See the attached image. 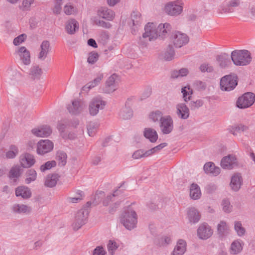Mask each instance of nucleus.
<instances>
[{"mask_svg": "<svg viewBox=\"0 0 255 255\" xmlns=\"http://www.w3.org/2000/svg\"><path fill=\"white\" fill-rule=\"evenodd\" d=\"M79 23L75 19H70L65 23V31L70 35L74 34L79 30Z\"/></svg>", "mask_w": 255, "mask_h": 255, "instance_id": "obj_18", "label": "nucleus"}, {"mask_svg": "<svg viewBox=\"0 0 255 255\" xmlns=\"http://www.w3.org/2000/svg\"><path fill=\"white\" fill-rule=\"evenodd\" d=\"M88 217V211L85 209L79 210L76 214L75 221L72 224L73 229L77 231L80 229L86 223Z\"/></svg>", "mask_w": 255, "mask_h": 255, "instance_id": "obj_8", "label": "nucleus"}, {"mask_svg": "<svg viewBox=\"0 0 255 255\" xmlns=\"http://www.w3.org/2000/svg\"><path fill=\"white\" fill-rule=\"evenodd\" d=\"M40 51L38 54L39 59L44 60L47 56L51 50L50 42L48 40H44L40 45Z\"/></svg>", "mask_w": 255, "mask_h": 255, "instance_id": "obj_20", "label": "nucleus"}, {"mask_svg": "<svg viewBox=\"0 0 255 255\" xmlns=\"http://www.w3.org/2000/svg\"><path fill=\"white\" fill-rule=\"evenodd\" d=\"M203 105V101L201 99L196 100V101H191L189 103V106L191 110H195L198 109Z\"/></svg>", "mask_w": 255, "mask_h": 255, "instance_id": "obj_49", "label": "nucleus"}, {"mask_svg": "<svg viewBox=\"0 0 255 255\" xmlns=\"http://www.w3.org/2000/svg\"><path fill=\"white\" fill-rule=\"evenodd\" d=\"M237 162V159L235 155L230 154L224 157L221 161V167L225 169H231L234 165Z\"/></svg>", "mask_w": 255, "mask_h": 255, "instance_id": "obj_13", "label": "nucleus"}, {"mask_svg": "<svg viewBox=\"0 0 255 255\" xmlns=\"http://www.w3.org/2000/svg\"><path fill=\"white\" fill-rule=\"evenodd\" d=\"M189 71L188 69L183 68L179 70H174L171 72V77L172 78H178L179 77H182L187 75Z\"/></svg>", "mask_w": 255, "mask_h": 255, "instance_id": "obj_39", "label": "nucleus"}, {"mask_svg": "<svg viewBox=\"0 0 255 255\" xmlns=\"http://www.w3.org/2000/svg\"><path fill=\"white\" fill-rule=\"evenodd\" d=\"M237 84L238 77L235 74L226 75L220 80L221 89L223 91H232L235 88Z\"/></svg>", "mask_w": 255, "mask_h": 255, "instance_id": "obj_4", "label": "nucleus"}, {"mask_svg": "<svg viewBox=\"0 0 255 255\" xmlns=\"http://www.w3.org/2000/svg\"><path fill=\"white\" fill-rule=\"evenodd\" d=\"M84 109V104L80 101H73L71 105L67 106V110L72 115H78L80 114Z\"/></svg>", "mask_w": 255, "mask_h": 255, "instance_id": "obj_15", "label": "nucleus"}, {"mask_svg": "<svg viewBox=\"0 0 255 255\" xmlns=\"http://www.w3.org/2000/svg\"><path fill=\"white\" fill-rule=\"evenodd\" d=\"M172 36L173 43L177 48H180L186 45L189 40V37L187 34L179 31L174 33Z\"/></svg>", "mask_w": 255, "mask_h": 255, "instance_id": "obj_10", "label": "nucleus"}, {"mask_svg": "<svg viewBox=\"0 0 255 255\" xmlns=\"http://www.w3.org/2000/svg\"><path fill=\"white\" fill-rule=\"evenodd\" d=\"M20 169L19 166L12 167L9 173V177L10 178H18L20 175Z\"/></svg>", "mask_w": 255, "mask_h": 255, "instance_id": "obj_54", "label": "nucleus"}, {"mask_svg": "<svg viewBox=\"0 0 255 255\" xmlns=\"http://www.w3.org/2000/svg\"><path fill=\"white\" fill-rule=\"evenodd\" d=\"M240 4V0H232L229 1V3L226 5H223L219 8L220 12L230 13L234 11L233 7H237Z\"/></svg>", "mask_w": 255, "mask_h": 255, "instance_id": "obj_24", "label": "nucleus"}, {"mask_svg": "<svg viewBox=\"0 0 255 255\" xmlns=\"http://www.w3.org/2000/svg\"><path fill=\"white\" fill-rule=\"evenodd\" d=\"M171 29V26L168 23H161L156 27L155 23L148 22L144 27L145 32L142 34V38H148L149 41L156 39L158 36L163 38Z\"/></svg>", "mask_w": 255, "mask_h": 255, "instance_id": "obj_1", "label": "nucleus"}, {"mask_svg": "<svg viewBox=\"0 0 255 255\" xmlns=\"http://www.w3.org/2000/svg\"><path fill=\"white\" fill-rule=\"evenodd\" d=\"M58 178L59 176L57 174L48 175L45 181V185L50 188L55 186L57 183Z\"/></svg>", "mask_w": 255, "mask_h": 255, "instance_id": "obj_33", "label": "nucleus"}, {"mask_svg": "<svg viewBox=\"0 0 255 255\" xmlns=\"http://www.w3.org/2000/svg\"><path fill=\"white\" fill-rule=\"evenodd\" d=\"M42 73V69L39 66L33 65L30 69L29 75L32 80L39 79Z\"/></svg>", "mask_w": 255, "mask_h": 255, "instance_id": "obj_31", "label": "nucleus"}, {"mask_svg": "<svg viewBox=\"0 0 255 255\" xmlns=\"http://www.w3.org/2000/svg\"><path fill=\"white\" fill-rule=\"evenodd\" d=\"M160 128L163 134H167L172 132L173 129V122L170 116H164L161 119Z\"/></svg>", "mask_w": 255, "mask_h": 255, "instance_id": "obj_9", "label": "nucleus"}, {"mask_svg": "<svg viewBox=\"0 0 255 255\" xmlns=\"http://www.w3.org/2000/svg\"><path fill=\"white\" fill-rule=\"evenodd\" d=\"M193 86L198 91H203L206 88V84L205 82L200 80H196L193 83Z\"/></svg>", "mask_w": 255, "mask_h": 255, "instance_id": "obj_58", "label": "nucleus"}, {"mask_svg": "<svg viewBox=\"0 0 255 255\" xmlns=\"http://www.w3.org/2000/svg\"><path fill=\"white\" fill-rule=\"evenodd\" d=\"M33 1L34 0H23L22 5L20 6V8L23 11L29 10Z\"/></svg>", "mask_w": 255, "mask_h": 255, "instance_id": "obj_60", "label": "nucleus"}, {"mask_svg": "<svg viewBox=\"0 0 255 255\" xmlns=\"http://www.w3.org/2000/svg\"><path fill=\"white\" fill-rule=\"evenodd\" d=\"M121 222L128 230L133 229L137 223L136 212L132 210L125 211L121 217Z\"/></svg>", "mask_w": 255, "mask_h": 255, "instance_id": "obj_3", "label": "nucleus"}, {"mask_svg": "<svg viewBox=\"0 0 255 255\" xmlns=\"http://www.w3.org/2000/svg\"><path fill=\"white\" fill-rule=\"evenodd\" d=\"M174 55L175 51L173 46L171 45H169L164 54V58L166 61H170L174 58Z\"/></svg>", "mask_w": 255, "mask_h": 255, "instance_id": "obj_42", "label": "nucleus"}, {"mask_svg": "<svg viewBox=\"0 0 255 255\" xmlns=\"http://www.w3.org/2000/svg\"><path fill=\"white\" fill-rule=\"evenodd\" d=\"M26 37L27 36L25 34H21L18 36L13 39V44L16 46L18 45L25 40Z\"/></svg>", "mask_w": 255, "mask_h": 255, "instance_id": "obj_63", "label": "nucleus"}, {"mask_svg": "<svg viewBox=\"0 0 255 255\" xmlns=\"http://www.w3.org/2000/svg\"><path fill=\"white\" fill-rule=\"evenodd\" d=\"M172 242L171 236L165 235L162 236L159 240V244L161 246H166Z\"/></svg>", "mask_w": 255, "mask_h": 255, "instance_id": "obj_56", "label": "nucleus"}, {"mask_svg": "<svg viewBox=\"0 0 255 255\" xmlns=\"http://www.w3.org/2000/svg\"><path fill=\"white\" fill-rule=\"evenodd\" d=\"M70 125L69 122L67 120L61 121L58 123L57 129L60 132H63L65 128Z\"/></svg>", "mask_w": 255, "mask_h": 255, "instance_id": "obj_57", "label": "nucleus"}, {"mask_svg": "<svg viewBox=\"0 0 255 255\" xmlns=\"http://www.w3.org/2000/svg\"><path fill=\"white\" fill-rule=\"evenodd\" d=\"M125 182H123L118 188L116 190L114 193L110 195H108L103 201V204L104 206H107L110 204V202L113 201V198L115 197L118 195V192L119 191V189L121 188L123 185L124 184Z\"/></svg>", "mask_w": 255, "mask_h": 255, "instance_id": "obj_46", "label": "nucleus"}, {"mask_svg": "<svg viewBox=\"0 0 255 255\" xmlns=\"http://www.w3.org/2000/svg\"><path fill=\"white\" fill-rule=\"evenodd\" d=\"M56 165V163L55 161H49L46 162L45 164L41 165L40 169L42 172L51 169L52 167H55Z\"/></svg>", "mask_w": 255, "mask_h": 255, "instance_id": "obj_55", "label": "nucleus"}, {"mask_svg": "<svg viewBox=\"0 0 255 255\" xmlns=\"http://www.w3.org/2000/svg\"><path fill=\"white\" fill-rule=\"evenodd\" d=\"M231 59L237 66H246L252 61L251 52L247 50H235L232 52Z\"/></svg>", "mask_w": 255, "mask_h": 255, "instance_id": "obj_2", "label": "nucleus"}, {"mask_svg": "<svg viewBox=\"0 0 255 255\" xmlns=\"http://www.w3.org/2000/svg\"><path fill=\"white\" fill-rule=\"evenodd\" d=\"M234 228L238 236L241 237L245 234L246 230L242 226V223L240 221H236L235 222Z\"/></svg>", "mask_w": 255, "mask_h": 255, "instance_id": "obj_48", "label": "nucleus"}, {"mask_svg": "<svg viewBox=\"0 0 255 255\" xmlns=\"http://www.w3.org/2000/svg\"><path fill=\"white\" fill-rule=\"evenodd\" d=\"M18 153V149L17 147L14 145H12L10 146V150L6 153V157L7 158H13Z\"/></svg>", "mask_w": 255, "mask_h": 255, "instance_id": "obj_50", "label": "nucleus"}, {"mask_svg": "<svg viewBox=\"0 0 255 255\" xmlns=\"http://www.w3.org/2000/svg\"><path fill=\"white\" fill-rule=\"evenodd\" d=\"M177 115L181 119H187L189 116V109L184 103L177 105Z\"/></svg>", "mask_w": 255, "mask_h": 255, "instance_id": "obj_21", "label": "nucleus"}, {"mask_svg": "<svg viewBox=\"0 0 255 255\" xmlns=\"http://www.w3.org/2000/svg\"><path fill=\"white\" fill-rule=\"evenodd\" d=\"M133 115V112L129 105V102L127 101L125 107L120 112V116L124 120L130 119Z\"/></svg>", "mask_w": 255, "mask_h": 255, "instance_id": "obj_28", "label": "nucleus"}, {"mask_svg": "<svg viewBox=\"0 0 255 255\" xmlns=\"http://www.w3.org/2000/svg\"><path fill=\"white\" fill-rule=\"evenodd\" d=\"M98 15L107 20H112L115 17V12L107 7H101L97 11Z\"/></svg>", "mask_w": 255, "mask_h": 255, "instance_id": "obj_16", "label": "nucleus"}, {"mask_svg": "<svg viewBox=\"0 0 255 255\" xmlns=\"http://www.w3.org/2000/svg\"><path fill=\"white\" fill-rule=\"evenodd\" d=\"M182 10L183 3L180 0L169 2L165 6V12L172 16L179 15Z\"/></svg>", "mask_w": 255, "mask_h": 255, "instance_id": "obj_6", "label": "nucleus"}, {"mask_svg": "<svg viewBox=\"0 0 255 255\" xmlns=\"http://www.w3.org/2000/svg\"><path fill=\"white\" fill-rule=\"evenodd\" d=\"M201 192L199 186L195 183H192L190 188V196L194 200H197L200 198Z\"/></svg>", "mask_w": 255, "mask_h": 255, "instance_id": "obj_30", "label": "nucleus"}, {"mask_svg": "<svg viewBox=\"0 0 255 255\" xmlns=\"http://www.w3.org/2000/svg\"><path fill=\"white\" fill-rule=\"evenodd\" d=\"M26 178L25 179V183L26 184H29L36 180L37 173L35 170L30 169L26 171Z\"/></svg>", "mask_w": 255, "mask_h": 255, "instance_id": "obj_40", "label": "nucleus"}, {"mask_svg": "<svg viewBox=\"0 0 255 255\" xmlns=\"http://www.w3.org/2000/svg\"><path fill=\"white\" fill-rule=\"evenodd\" d=\"M144 136L148 139L150 142H154L158 138V135L156 131L152 128H145Z\"/></svg>", "mask_w": 255, "mask_h": 255, "instance_id": "obj_32", "label": "nucleus"}, {"mask_svg": "<svg viewBox=\"0 0 255 255\" xmlns=\"http://www.w3.org/2000/svg\"><path fill=\"white\" fill-rule=\"evenodd\" d=\"M103 78V74H99L96 78H95L92 81L89 82L88 84L86 85L87 86V88L88 89H91L97 85H98L102 79Z\"/></svg>", "mask_w": 255, "mask_h": 255, "instance_id": "obj_53", "label": "nucleus"}, {"mask_svg": "<svg viewBox=\"0 0 255 255\" xmlns=\"http://www.w3.org/2000/svg\"><path fill=\"white\" fill-rule=\"evenodd\" d=\"M217 59L219 63L220 66L222 67H225L230 63L229 56L225 53L218 56Z\"/></svg>", "mask_w": 255, "mask_h": 255, "instance_id": "obj_38", "label": "nucleus"}, {"mask_svg": "<svg viewBox=\"0 0 255 255\" xmlns=\"http://www.w3.org/2000/svg\"><path fill=\"white\" fill-rule=\"evenodd\" d=\"M117 77V75L114 74L108 78V79L106 81L105 87L103 90L105 93H112L117 89V87L115 83Z\"/></svg>", "mask_w": 255, "mask_h": 255, "instance_id": "obj_17", "label": "nucleus"}, {"mask_svg": "<svg viewBox=\"0 0 255 255\" xmlns=\"http://www.w3.org/2000/svg\"><path fill=\"white\" fill-rule=\"evenodd\" d=\"M29 209L27 206L23 204H15L12 207L13 212L16 213H25L30 211Z\"/></svg>", "mask_w": 255, "mask_h": 255, "instance_id": "obj_35", "label": "nucleus"}, {"mask_svg": "<svg viewBox=\"0 0 255 255\" xmlns=\"http://www.w3.org/2000/svg\"><path fill=\"white\" fill-rule=\"evenodd\" d=\"M106 105V102L102 100L101 97L97 96L93 98L89 106L90 114L92 116L96 115L99 110H103Z\"/></svg>", "mask_w": 255, "mask_h": 255, "instance_id": "obj_7", "label": "nucleus"}, {"mask_svg": "<svg viewBox=\"0 0 255 255\" xmlns=\"http://www.w3.org/2000/svg\"><path fill=\"white\" fill-rule=\"evenodd\" d=\"M20 162L21 166L23 168H29L34 165L35 160L32 155L26 153L24 155L20 156Z\"/></svg>", "mask_w": 255, "mask_h": 255, "instance_id": "obj_19", "label": "nucleus"}, {"mask_svg": "<svg viewBox=\"0 0 255 255\" xmlns=\"http://www.w3.org/2000/svg\"><path fill=\"white\" fill-rule=\"evenodd\" d=\"M167 143L166 142L162 143L157 146H155L154 147L149 149L148 151L150 152H149V154L150 155H152L153 154L158 152L160 151L161 149H162L163 147L167 146Z\"/></svg>", "mask_w": 255, "mask_h": 255, "instance_id": "obj_61", "label": "nucleus"}, {"mask_svg": "<svg viewBox=\"0 0 255 255\" xmlns=\"http://www.w3.org/2000/svg\"><path fill=\"white\" fill-rule=\"evenodd\" d=\"M18 54L24 65H29L30 63V52L25 47L21 46L19 48Z\"/></svg>", "mask_w": 255, "mask_h": 255, "instance_id": "obj_26", "label": "nucleus"}, {"mask_svg": "<svg viewBox=\"0 0 255 255\" xmlns=\"http://www.w3.org/2000/svg\"><path fill=\"white\" fill-rule=\"evenodd\" d=\"M213 230L207 223L201 224L197 229V235L202 240H207L210 238L213 234Z\"/></svg>", "mask_w": 255, "mask_h": 255, "instance_id": "obj_12", "label": "nucleus"}, {"mask_svg": "<svg viewBox=\"0 0 255 255\" xmlns=\"http://www.w3.org/2000/svg\"><path fill=\"white\" fill-rule=\"evenodd\" d=\"M255 101V95L252 92H247L238 98L236 105L240 109H245L251 106Z\"/></svg>", "mask_w": 255, "mask_h": 255, "instance_id": "obj_5", "label": "nucleus"}, {"mask_svg": "<svg viewBox=\"0 0 255 255\" xmlns=\"http://www.w3.org/2000/svg\"><path fill=\"white\" fill-rule=\"evenodd\" d=\"M132 26H138L141 23V14L138 11H133L131 14Z\"/></svg>", "mask_w": 255, "mask_h": 255, "instance_id": "obj_41", "label": "nucleus"}, {"mask_svg": "<svg viewBox=\"0 0 255 255\" xmlns=\"http://www.w3.org/2000/svg\"><path fill=\"white\" fill-rule=\"evenodd\" d=\"M149 151L140 149L135 151L132 154V157L134 159H138L142 158H145L150 156Z\"/></svg>", "mask_w": 255, "mask_h": 255, "instance_id": "obj_36", "label": "nucleus"}, {"mask_svg": "<svg viewBox=\"0 0 255 255\" xmlns=\"http://www.w3.org/2000/svg\"><path fill=\"white\" fill-rule=\"evenodd\" d=\"M187 243L182 239H179L172 252V255H183L186 251Z\"/></svg>", "mask_w": 255, "mask_h": 255, "instance_id": "obj_22", "label": "nucleus"}, {"mask_svg": "<svg viewBox=\"0 0 255 255\" xmlns=\"http://www.w3.org/2000/svg\"><path fill=\"white\" fill-rule=\"evenodd\" d=\"M204 170L207 174H212L214 176H217L220 173V167L216 166L212 162L206 163L204 166Z\"/></svg>", "mask_w": 255, "mask_h": 255, "instance_id": "obj_25", "label": "nucleus"}, {"mask_svg": "<svg viewBox=\"0 0 255 255\" xmlns=\"http://www.w3.org/2000/svg\"><path fill=\"white\" fill-rule=\"evenodd\" d=\"M248 129V126L243 125L242 124H240V125L236 126L234 127H233L231 130V132L233 134L237 135V132H239L240 131H246Z\"/></svg>", "mask_w": 255, "mask_h": 255, "instance_id": "obj_51", "label": "nucleus"}, {"mask_svg": "<svg viewBox=\"0 0 255 255\" xmlns=\"http://www.w3.org/2000/svg\"><path fill=\"white\" fill-rule=\"evenodd\" d=\"M76 195L77 196L75 197H69L68 201L71 203H76L82 200L84 197V192L81 190H78L76 192Z\"/></svg>", "mask_w": 255, "mask_h": 255, "instance_id": "obj_47", "label": "nucleus"}, {"mask_svg": "<svg viewBox=\"0 0 255 255\" xmlns=\"http://www.w3.org/2000/svg\"><path fill=\"white\" fill-rule=\"evenodd\" d=\"M99 125L95 123L90 122L87 126L88 133L90 136H93L96 133Z\"/></svg>", "mask_w": 255, "mask_h": 255, "instance_id": "obj_45", "label": "nucleus"}, {"mask_svg": "<svg viewBox=\"0 0 255 255\" xmlns=\"http://www.w3.org/2000/svg\"><path fill=\"white\" fill-rule=\"evenodd\" d=\"M181 93L183 94V97L185 102H187L191 99L192 94V90L189 86H185L182 88Z\"/></svg>", "mask_w": 255, "mask_h": 255, "instance_id": "obj_43", "label": "nucleus"}, {"mask_svg": "<svg viewBox=\"0 0 255 255\" xmlns=\"http://www.w3.org/2000/svg\"><path fill=\"white\" fill-rule=\"evenodd\" d=\"M53 147V143L50 140H40L37 144V153L40 155H43L50 152Z\"/></svg>", "mask_w": 255, "mask_h": 255, "instance_id": "obj_11", "label": "nucleus"}, {"mask_svg": "<svg viewBox=\"0 0 255 255\" xmlns=\"http://www.w3.org/2000/svg\"><path fill=\"white\" fill-rule=\"evenodd\" d=\"M15 192L16 196H20L24 199L30 198L32 194L30 188L25 186L17 187L15 189Z\"/></svg>", "mask_w": 255, "mask_h": 255, "instance_id": "obj_23", "label": "nucleus"}, {"mask_svg": "<svg viewBox=\"0 0 255 255\" xmlns=\"http://www.w3.org/2000/svg\"><path fill=\"white\" fill-rule=\"evenodd\" d=\"M222 205L224 212L230 213L232 211V206L230 205V202L228 199H224L222 201Z\"/></svg>", "mask_w": 255, "mask_h": 255, "instance_id": "obj_59", "label": "nucleus"}, {"mask_svg": "<svg viewBox=\"0 0 255 255\" xmlns=\"http://www.w3.org/2000/svg\"><path fill=\"white\" fill-rule=\"evenodd\" d=\"M67 156L63 151H58L56 153V159L58 161L60 166H64L67 162Z\"/></svg>", "mask_w": 255, "mask_h": 255, "instance_id": "obj_37", "label": "nucleus"}, {"mask_svg": "<svg viewBox=\"0 0 255 255\" xmlns=\"http://www.w3.org/2000/svg\"><path fill=\"white\" fill-rule=\"evenodd\" d=\"M218 234L220 237H223L229 233V227L224 221H221L217 226Z\"/></svg>", "mask_w": 255, "mask_h": 255, "instance_id": "obj_34", "label": "nucleus"}, {"mask_svg": "<svg viewBox=\"0 0 255 255\" xmlns=\"http://www.w3.org/2000/svg\"><path fill=\"white\" fill-rule=\"evenodd\" d=\"M188 217L190 222L196 223L200 220L201 216L196 209L191 208L188 210Z\"/></svg>", "mask_w": 255, "mask_h": 255, "instance_id": "obj_29", "label": "nucleus"}, {"mask_svg": "<svg viewBox=\"0 0 255 255\" xmlns=\"http://www.w3.org/2000/svg\"><path fill=\"white\" fill-rule=\"evenodd\" d=\"M31 132L37 137H47L51 134L52 129L49 126L45 125L37 128L32 129Z\"/></svg>", "mask_w": 255, "mask_h": 255, "instance_id": "obj_14", "label": "nucleus"}, {"mask_svg": "<svg viewBox=\"0 0 255 255\" xmlns=\"http://www.w3.org/2000/svg\"><path fill=\"white\" fill-rule=\"evenodd\" d=\"M243 249L241 243L239 241L233 242L231 246V253L232 254L236 255L240 253Z\"/></svg>", "mask_w": 255, "mask_h": 255, "instance_id": "obj_44", "label": "nucleus"}, {"mask_svg": "<svg viewBox=\"0 0 255 255\" xmlns=\"http://www.w3.org/2000/svg\"><path fill=\"white\" fill-rule=\"evenodd\" d=\"M242 178L240 174H235L232 177L230 186L232 189L236 192L241 188Z\"/></svg>", "mask_w": 255, "mask_h": 255, "instance_id": "obj_27", "label": "nucleus"}, {"mask_svg": "<svg viewBox=\"0 0 255 255\" xmlns=\"http://www.w3.org/2000/svg\"><path fill=\"white\" fill-rule=\"evenodd\" d=\"M162 113L160 111H156L155 112H152L149 115V118L152 120V121L154 122L160 121L161 122V119H162L163 117H162Z\"/></svg>", "mask_w": 255, "mask_h": 255, "instance_id": "obj_52", "label": "nucleus"}, {"mask_svg": "<svg viewBox=\"0 0 255 255\" xmlns=\"http://www.w3.org/2000/svg\"><path fill=\"white\" fill-rule=\"evenodd\" d=\"M99 55L97 52H91L89 54L87 61L89 63L94 64L98 59Z\"/></svg>", "mask_w": 255, "mask_h": 255, "instance_id": "obj_64", "label": "nucleus"}, {"mask_svg": "<svg viewBox=\"0 0 255 255\" xmlns=\"http://www.w3.org/2000/svg\"><path fill=\"white\" fill-rule=\"evenodd\" d=\"M199 69L202 72H207L209 73L213 71L214 69L212 66H210L209 64L203 63L200 65Z\"/></svg>", "mask_w": 255, "mask_h": 255, "instance_id": "obj_62", "label": "nucleus"}]
</instances>
